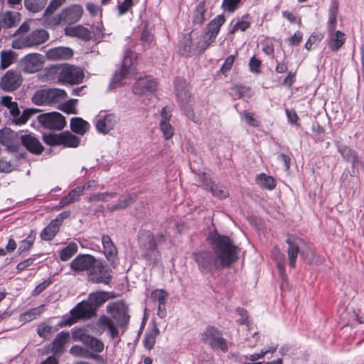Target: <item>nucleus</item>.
<instances>
[{
	"instance_id": "obj_59",
	"label": "nucleus",
	"mask_w": 364,
	"mask_h": 364,
	"mask_svg": "<svg viewBox=\"0 0 364 364\" xmlns=\"http://www.w3.org/2000/svg\"><path fill=\"white\" fill-rule=\"evenodd\" d=\"M276 350H277L276 346L269 347L268 348H265V349L262 350L259 353H254V354L250 355L249 359L251 361L257 360L258 359L263 358L267 353H274L276 351Z\"/></svg>"
},
{
	"instance_id": "obj_25",
	"label": "nucleus",
	"mask_w": 364,
	"mask_h": 364,
	"mask_svg": "<svg viewBox=\"0 0 364 364\" xmlns=\"http://www.w3.org/2000/svg\"><path fill=\"white\" fill-rule=\"evenodd\" d=\"M42 63V56L38 53L28 54L23 60V69L28 73H33L41 70Z\"/></svg>"
},
{
	"instance_id": "obj_32",
	"label": "nucleus",
	"mask_w": 364,
	"mask_h": 364,
	"mask_svg": "<svg viewBox=\"0 0 364 364\" xmlns=\"http://www.w3.org/2000/svg\"><path fill=\"white\" fill-rule=\"evenodd\" d=\"M69 332L61 331L55 336L52 343L51 351L54 355H59L64 351L65 345L69 341Z\"/></svg>"
},
{
	"instance_id": "obj_36",
	"label": "nucleus",
	"mask_w": 364,
	"mask_h": 364,
	"mask_svg": "<svg viewBox=\"0 0 364 364\" xmlns=\"http://www.w3.org/2000/svg\"><path fill=\"white\" fill-rule=\"evenodd\" d=\"M90 128V124L81 117H73L70 120V129L77 134L84 135Z\"/></svg>"
},
{
	"instance_id": "obj_50",
	"label": "nucleus",
	"mask_w": 364,
	"mask_h": 364,
	"mask_svg": "<svg viewBox=\"0 0 364 364\" xmlns=\"http://www.w3.org/2000/svg\"><path fill=\"white\" fill-rule=\"evenodd\" d=\"M168 294L164 289H155L151 292V298L158 304H166Z\"/></svg>"
},
{
	"instance_id": "obj_38",
	"label": "nucleus",
	"mask_w": 364,
	"mask_h": 364,
	"mask_svg": "<svg viewBox=\"0 0 364 364\" xmlns=\"http://www.w3.org/2000/svg\"><path fill=\"white\" fill-rule=\"evenodd\" d=\"M98 325L105 326L107 328L109 336L112 339L119 336V330L114 321L107 316H101L98 319Z\"/></svg>"
},
{
	"instance_id": "obj_60",
	"label": "nucleus",
	"mask_w": 364,
	"mask_h": 364,
	"mask_svg": "<svg viewBox=\"0 0 364 364\" xmlns=\"http://www.w3.org/2000/svg\"><path fill=\"white\" fill-rule=\"evenodd\" d=\"M52 283V280L50 279H48L43 282L40 283L36 287V288L33 290L32 294L33 296H37L43 292L49 285Z\"/></svg>"
},
{
	"instance_id": "obj_31",
	"label": "nucleus",
	"mask_w": 364,
	"mask_h": 364,
	"mask_svg": "<svg viewBox=\"0 0 364 364\" xmlns=\"http://www.w3.org/2000/svg\"><path fill=\"white\" fill-rule=\"evenodd\" d=\"M102 242L104 254L107 259L113 264L117 255V247L109 235H103L102 237Z\"/></svg>"
},
{
	"instance_id": "obj_49",
	"label": "nucleus",
	"mask_w": 364,
	"mask_h": 364,
	"mask_svg": "<svg viewBox=\"0 0 364 364\" xmlns=\"http://www.w3.org/2000/svg\"><path fill=\"white\" fill-rule=\"evenodd\" d=\"M215 41V38L209 36L205 33L202 36V40L198 41L197 43V48L198 50V54L203 53L209 46L213 43Z\"/></svg>"
},
{
	"instance_id": "obj_35",
	"label": "nucleus",
	"mask_w": 364,
	"mask_h": 364,
	"mask_svg": "<svg viewBox=\"0 0 364 364\" xmlns=\"http://www.w3.org/2000/svg\"><path fill=\"white\" fill-rule=\"evenodd\" d=\"M84 188H75L71 190L67 196L63 197L59 202V207L62 208L65 206L77 202L80 199V196L83 194Z\"/></svg>"
},
{
	"instance_id": "obj_21",
	"label": "nucleus",
	"mask_w": 364,
	"mask_h": 364,
	"mask_svg": "<svg viewBox=\"0 0 364 364\" xmlns=\"http://www.w3.org/2000/svg\"><path fill=\"white\" fill-rule=\"evenodd\" d=\"M178 53L183 56H191L198 53L197 45L193 43L191 33H186L183 36L178 43Z\"/></svg>"
},
{
	"instance_id": "obj_18",
	"label": "nucleus",
	"mask_w": 364,
	"mask_h": 364,
	"mask_svg": "<svg viewBox=\"0 0 364 364\" xmlns=\"http://www.w3.org/2000/svg\"><path fill=\"white\" fill-rule=\"evenodd\" d=\"M22 76L20 73L13 70H8L1 77L0 87L6 92H12L18 89L22 84Z\"/></svg>"
},
{
	"instance_id": "obj_20",
	"label": "nucleus",
	"mask_w": 364,
	"mask_h": 364,
	"mask_svg": "<svg viewBox=\"0 0 364 364\" xmlns=\"http://www.w3.org/2000/svg\"><path fill=\"white\" fill-rule=\"evenodd\" d=\"M199 183L203 188L208 190L212 193L214 196L220 199L226 198L229 196L227 188L220 184L214 183L210 178H209L205 173L199 176Z\"/></svg>"
},
{
	"instance_id": "obj_17",
	"label": "nucleus",
	"mask_w": 364,
	"mask_h": 364,
	"mask_svg": "<svg viewBox=\"0 0 364 364\" xmlns=\"http://www.w3.org/2000/svg\"><path fill=\"white\" fill-rule=\"evenodd\" d=\"M96 263L94 256L87 254H80L70 263V269L76 274L82 272H90Z\"/></svg>"
},
{
	"instance_id": "obj_23",
	"label": "nucleus",
	"mask_w": 364,
	"mask_h": 364,
	"mask_svg": "<svg viewBox=\"0 0 364 364\" xmlns=\"http://www.w3.org/2000/svg\"><path fill=\"white\" fill-rule=\"evenodd\" d=\"M161 121L159 122V128L163 133V136L166 140H168L173 137L174 134V128L170 124L169 121L171 118V114L165 107L161 111Z\"/></svg>"
},
{
	"instance_id": "obj_62",
	"label": "nucleus",
	"mask_w": 364,
	"mask_h": 364,
	"mask_svg": "<svg viewBox=\"0 0 364 364\" xmlns=\"http://www.w3.org/2000/svg\"><path fill=\"white\" fill-rule=\"evenodd\" d=\"M234 60H235V55H229L225 59L224 63L223 64V65L220 68L221 72L223 73H224L229 71L232 66Z\"/></svg>"
},
{
	"instance_id": "obj_51",
	"label": "nucleus",
	"mask_w": 364,
	"mask_h": 364,
	"mask_svg": "<svg viewBox=\"0 0 364 364\" xmlns=\"http://www.w3.org/2000/svg\"><path fill=\"white\" fill-rule=\"evenodd\" d=\"M77 100L71 99L64 102L60 107V109L67 114H77L76 109Z\"/></svg>"
},
{
	"instance_id": "obj_44",
	"label": "nucleus",
	"mask_w": 364,
	"mask_h": 364,
	"mask_svg": "<svg viewBox=\"0 0 364 364\" xmlns=\"http://www.w3.org/2000/svg\"><path fill=\"white\" fill-rule=\"evenodd\" d=\"M19 16L17 12L6 11L2 17L1 23L6 28L15 26L20 20Z\"/></svg>"
},
{
	"instance_id": "obj_28",
	"label": "nucleus",
	"mask_w": 364,
	"mask_h": 364,
	"mask_svg": "<svg viewBox=\"0 0 364 364\" xmlns=\"http://www.w3.org/2000/svg\"><path fill=\"white\" fill-rule=\"evenodd\" d=\"M73 51L68 47H56L48 50L46 57L50 60H64L70 58Z\"/></svg>"
},
{
	"instance_id": "obj_14",
	"label": "nucleus",
	"mask_w": 364,
	"mask_h": 364,
	"mask_svg": "<svg viewBox=\"0 0 364 364\" xmlns=\"http://www.w3.org/2000/svg\"><path fill=\"white\" fill-rule=\"evenodd\" d=\"M119 118L114 113L100 112L95 120L97 131L101 134H108L118 123Z\"/></svg>"
},
{
	"instance_id": "obj_58",
	"label": "nucleus",
	"mask_w": 364,
	"mask_h": 364,
	"mask_svg": "<svg viewBox=\"0 0 364 364\" xmlns=\"http://www.w3.org/2000/svg\"><path fill=\"white\" fill-rule=\"evenodd\" d=\"M36 331L40 337L45 338L47 335L52 333V327L45 323H42L38 326Z\"/></svg>"
},
{
	"instance_id": "obj_24",
	"label": "nucleus",
	"mask_w": 364,
	"mask_h": 364,
	"mask_svg": "<svg viewBox=\"0 0 364 364\" xmlns=\"http://www.w3.org/2000/svg\"><path fill=\"white\" fill-rule=\"evenodd\" d=\"M20 139L22 145L32 154H41L44 150L40 141L32 134H22Z\"/></svg>"
},
{
	"instance_id": "obj_15",
	"label": "nucleus",
	"mask_w": 364,
	"mask_h": 364,
	"mask_svg": "<svg viewBox=\"0 0 364 364\" xmlns=\"http://www.w3.org/2000/svg\"><path fill=\"white\" fill-rule=\"evenodd\" d=\"M88 279L92 283L108 284L112 276L103 262L96 259L95 264L93 265L88 274Z\"/></svg>"
},
{
	"instance_id": "obj_61",
	"label": "nucleus",
	"mask_w": 364,
	"mask_h": 364,
	"mask_svg": "<svg viewBox=\"0 0 364 364\" xmlns=\"http://www.w3.org/2000/svg\"><path fill=\"white\" fill-rule=\"evenodd\" d=\"M246 122L252 127H257L259 126V122L255 119L252 113L245 111L242 114Z\"/></svg>"
},
{
	"instance_id": "obj_63",
	"label": "nucleus",
	"mask_w": 364,
	"mask_h": 364,
	"mask_svg": "<svg viewBox=\"0 0 364 364\" xmlns=\"http://www.w3.org/2000/svg\"><path fill=\"white\" fill-rule=\"evenodd\" d=\"M141 41L144 47H149L152 41L151 34L147 30H143L141 33Z\"/></svg>"
},
{
	"instance_id": "obj_41",
	"label": "nucleus",
	"mask_w": 364,
	"mask_h": 364,
	"mask_svg": "<svg viewBox=\"0 0 364 364\" xmlns=\"http://www.w3.org/2000/svg\"><path fill=\"white\" fill-rule=\"evenodd\" d=\"M80 139L70 132H63L61 133L60 145H63L65 147H77L79 146Z\"/></svg>"
},
{
	"instance_id": "obj_10",
	"label": "nucleus",
	"mask_w": 364,
	"mask_h": 364,
	"mask_svg": "<svg viewBox=\"0 0 364 364\" xmlns=\"http://www.w3.org/2000/svg\"><path fill=\"white\" fill-rule=\"evenodd\" d=\"M83 9L80 5H72L64 9L58 15L52 19V24L58 26L60 24H72L80 19L82 16Z\"/></svg>"
},
{
	"instance_id": "obj_54",
	"label": "nucleus",
	"mask_w": 364,
	"mask_h": 364,
	"mask_svg": "<svg viewBox=\"0 0 364 364\" xmlns=\"http://www.w3.org/2000/svg\"><path fill=\"white\" fill-rule=\"evenodd\" d=\"M65 0H52L46 8L43 16L48 18L52 15L60 6L65 3Z\"/></svg>"
},
{
	"instance_id": "obj_9",
	"label": "nucleus",
	"mask_w": 364,
	"mask_h": 364,
	"mask_svg": "<svg viewBox=\"0 0 364 364\" xmlns=\"http://www.w3.org/2000/svg\"><path fill=\"white\" fill-rule=\"evenodd\" d=\"M202 341L212 348H218L223 352H227L228 350V343L226 340L223 338L221 332L213 326L206 328L203 333Z\"/></svg>"
},
{
	"instance_id": "obj_16",
	"label": "nucleus",
	"mask_w": 364,
	"mask_h": 364,
	"mask_svg": "<svg viewBox=\"0 0 364 364\" xmlns=\"http://www.w3.org/2000/svg\"><path fill=\"white\" fill-rule=\"evenodd\" d=\"M75 341H81L86 347L94 352L101 353L104 350V343L98 338L85 333L83 329H77L73 333Z\"/></svg>"
},
{
	"instance_id": "obj_37",
	"label": "nucleus",
	"mask_w": 364,
	"mask_h": 364,
	"mask_svg": "<svg viewBox=\"0 0 364 364\" xmlns=\"http://www.w3.org/2000/svg\"><path fill=\"white\" fill-rule=\"evenodd\" d=\"M159 333V329L156 323L154 324L153 328L151 330L147 331L145 333L143 338V343L146 349L151 350L154 348L156 343V337Z\"/></svg>"
},
{
	"instance_id": "obj_48",
	"label": "nucleus",
	"mask_w": 364,
	"mask_h": 364,
	"mask_svg": "<svg viewBox=\"0 0 364 364\" xmlns=\"http://www.w3.org/2000/svg\"><path fill=\"white\" fill-rule=\"evenodd\" d=\"M87 301L88 303H90V304H92V306H94L96 311L97 307L100 306L106 301V298L104 293L95 292L92 293L89 295Z\"/></svg>"
},
{
	"instance_id": "obj_5",
	"label": "nucleus",
	"mask_w": 364,
	"mask_h": 364,
	"mask_svg": "<svg viewBox=\"0 0 364 364\" xmlns=\"http://www.w3.org/2000/svg\"><path fill=\"white\" fill-rule=\"evenodd\" d=\"M67 97L64 90L59 88L38 90L32 97V102L36 105H53L62 102Z\"/></svg>"
},
{
	"instance_id": "obj_27",
	"label": "nucleus",
	"mask_w": 364,
	"mask_h": 364,
	"mask_svg": "<svg viewBox=\"0 0 364 364\" xmlns=\"http://www.w3.org/2000/svg\"><path fill=\"white\" fill-rule=\"evenodd\" d=\"M156 88V82L147 77L139 78L132 87L135 95H141L146 92H152Z\"/></svg>"
},
{
	"instance_id": "obj_39",
	"label": "nucleus",
	"mask_w": 364,
	"mask_h": 364,
	"mask_svg": "<svg viewBox=\"0 0 364 364\" xmlns=\"http://www.w3.org/2000/svg\"><path fill=\"white\" fill-rule=\"evenodd\" d=\"M44 308V305H41L22 313L20 315V321L26 323L37 318L43 312Z\"/></svg>"
},
{
	"instance_id": "obj_2",
	"label": "nucleus",
	"mask_w": 364,
	"mask_h": 364,
	"mask_svg": "<svg viewBox=\"0 0 364 364\" xmlns=\"http://www.w3.org/2000/svg\"><path fill=\"white\" fill-rule=\"evenodd\" d=\"M0 104L9 111L11 122L17 125L26 124L30 117L37 112L35 109L28 108L21 112L18 102L13 101L12 97L8 95L1 97Z\"/></svg>"
},
{
	"instance_id": "obj_12",
	"label": "nucleus",
	"mask_w": 364,
	"mask_h": 364,
	"mask_svg": "<svg viewBox=\"0 0 364 364\" xmlns=\"http://www.w3.org/2000/svg\"><path fill=\"white\" fill-rule=\"evenodd\" d=\"M37 119L43 127L50 130H61L66 125L65 117L56 112L40 114Z\"/></svg>"
},
{
	"instance_id": "obj_19",
	"label": "nucleus",
	"mask_w": 364,
	"mask_h": 364,
	"mask_svg": "<svg viewBox=\"0 0 364 364\" xmlns=\"http://www.w3.org/2000/svg\"><path fill=\"white\" fill-rule=\"evenodd\" d=\"M286 242L288 245L287 255L289 266L294 268L296 265L298 255H302V252L300 251V247L304 243V240L295 235H289Z\"/></svg>"
},
{
	"instance_id": "obj_8",
	"label": "nucleus",
	"mask_w": 364,
	"mask_h": 364,
	"mask_svg": "<svg viewBox=\"0 0 364 364\" xmlns=\"http://www.w3.org/2000/svg\"><path fill=\"white\" fill-rule=\"evenodd\" d=\"M107 311L116 321L117 326L123 329L122 333H124L130 318L127 305L123 301H119L108 305Z\"/></svg>"
},
{
	"instance_id": "obj_42",
	"label": "nucleus",
	"mask_w": 364,
	"mask_h": 364,
	"mask_svg": "<svg viewBox=\"0 0 364 364\" xmlns=\"http://www.w3.org/2000/svg\"><path fill=\"white\" fill-rule=\"evenodd\" d=\"M59 230L55 221H50V223L46 227L41 233V237L43 240H51Z\"/></svg>"
},
{
	"instance_id": "obj_7",
	"label": "nucleus",
	"mask_w": 364,
	"mask_h": 364,
	"mask_svg": "<svg viewBox=\"0 0 364 364\" xmlns=\"http://www.w3.org/2000/svg\"><path fill=\"white\" fill-rule=\"evenodd\" d=\"M202 274L213 273L222 268L213 252L210 251H198L192 254Z\"/></svg>"
},
{
	"instance_id": "obj_40",
	"label": "nucleus",
	"mask_w": 364,
	"mask_h": 364,
	"mask_svg": "<svg viewBox=\"0 0 364 364\" xmlns=\"http://www.w3.org/2000/svg\"><path fill=\"white\" fill-rule=\"evenodd\" d=\"M257 183L263 188L273 190L276 187V181L272 176L265 173H260L256 177Z\"/></svg>"
},
{
	"instance_id": "obj_43",
	"label": "nucleus",
	"mask_w": 364,
	"mask_h": 364,
	"mask_svg": "<svg viewBox=\"0 0 364 364\" xmlns=\"http://www.w3.org/2000/svg\"><path fill=\"white\" fill-rule=\"evenodd\" d=\"M77 245L75 242H70L60 251V259L63 262L68 261L77 253Z\"/></svg>"
},
{
	"instance_id": "obj_6",
	"label": "nucleus",
	"mask_w": 364,
	"mask_h": 364,
	"mask_svg": "<svg viewBox=\"0 0 364 364\" xmlns=\"http://www.w3.org/2000/svg\"><path fill=\"white\" fill-rule=\"evenodd\" d=\"M136 53L135 52L129 50L124 53L121 68L119 71L115 73L112 79V86L116 87L121 85V81L123 79L136 73Z\"/></svg>"
},
{
	"instance_id": "obj_53",
	"label": "nucleus",
	"mask_w": 364,
	"mask_h": 364,
	"mask_svg": "<svg viewBox=\"0 0 364 364\" xmlns=\"http://www.w3.org/2000/svg\"><path fill=\"white\" fill-rule=\"evenodd\" d=\"M43 141L50 146H59L60 145L61 134H44L43 136Z\"/></svg>"
},
{
	"instance_id": "obj_52",
	"label": "nucleus",
	"mask_w": 364,
	"mask_h": 364,
	"mask_svg": "<svg viewBox=\"0 0 364 364\" xmlns=\"http://www.w3.org/2000/svg\"><path fill=\"white\" fill-rule=\"evenodd\" d=\"M240 3L241 0H223L221 7L228 13H233L237 10Z\"/></svg>"
},
{
	"instance_id": "obj_4",
	"label": "nucleus",
	"mask_w": 364,
	"mask_h": 364,
	"mask_svg": "<svg viewBox=\"0 0 364 364\" xmlns=\"http://www.w3.org/2000/svg\"><path fill=\"white\" fill-rule=\"evenodd\" d=\"M49 34L44 29H36L32 32L15 38L11 46L15 49L36 47L48 40Z\"/></svg>"
},
{
	"instance_id": "obj_56",
	"label": "nucleus",
	"mask_w": 364,
	"mask_h": 364,
	"mask_svg": "<svg viewBox=\"0 0 364 364\" xmlns=\"http://www.w3.org/2000/svg\"><path fill=\"white\" fill-rule=\"evenodd\" d=\"M133 0H124L122 3L117 6V10L119 16H122L128 12L133 6Z\"/></svg>"
},
{
	"instance_id": "obj_47",
	"label": "nucleus",
	"mask_w": 364,
	"mask_h": 364,
	"mask_svg": "<svg viewBox=\"0 0 364 364\" xmlns=\"http://www.w3.org/2000/svg\"><path fill=\"white\" fill-rule=\"evenodd\" d=\"M35 240L36 232L34 230H31L26 239L21 242L18 249V252L21 254L28 250L33 246Z\"/></svg>"
},
{
	"instance_id": "obj_22",
	"label": "nucleus",
	"mask_w": 364,
	"mask_h": 364,
	"mask_svg": "<svg viewBox=\"0 0 364 364\" xmlns=\"http://www.w3.org/2000/svg\"><path fill=\"white\" fill-rule=\"evenodd\" d=\"M0 141L10 151H17L19 148L17 133L9 129L0 130Z\"/></svg>"
},
{
	"instance_id": "obj_13",
	"label": "nucleus",
	"mask_w": 364,
	"mask_h": 364,
	"mask_svg": "<svg viewBox=\"0 0 364 364\" xmlns=\"http://www.w3.org/2000/svg\"><path fill=\"white\" fill-rule=\"evenodd\" d=\"M70 314L72 317L68 318L65 324L72 325L78 319H89L96 316V311L90 303L83 301L70 311Z\"/></svg>"
},
{
	"instance_id": "obj_34",
	"label": "nucleus",
	"mask_w": 364,
	"mask_h": 364,
	"mask_svg": "<svg viewBox=\"0 0 364 364\" xmlns=\"http://www.w3.org/2000/svg\"><path fill=\"white\" fill-rule=\"evenodd\" d=\"M225 22V16L223 15H218L208 24L205 33L209 36L216 38L221 26Z\"/></svg>"
},
{
	"instance_id": "obj_64",
	"label": "nucleus",
	"mask_w": 364,
	"mask_h": 364,
	"mask_svg": "<svg viewBox=\"0 0 364 364\" xmlns=\"http://www.w3.org/2000/svg\"><path fill=\"white\" fill-rule=\"evenodd\" d=\"M303 34L298 31L288 39L289 43L291 46H298L302 41Z\"/></svg>"
},
{
	"instance_id": "obj_55",
	"label": "nucleus",
	"mask_w": 364,
	"mask_h": 364,
	"mask_svg": "<svg viewBox=\"0 0 364 364\" xmlns=\"http://www.w3.org/2000/svg\"><path fill=\"white\" fill-rule=\"evenodd\" d=\"M117 193H100L97 194H94L88 198V200L90 202L92 200H102V201H107L109 198H112L116 197Z\"/></svg>"
},
{
	"instance_id": "obj_46",
	"label": "nucleus",
	"mask_w": 364,
	"mask_h": 364,
	"mask_svg": "<svg viewBox=\"0 0 364 364\" xmlns=\"http://www.w3.org/2000/svg\"><path fill=\"white\" fill-rule=\"evenodd\" d=\"M47 0H24L26 8L33 13L41 11L46 5Z\"/></svg>"
},
{
	"instance_id": "obj_57",
	"label": "nucleus",
	"mask_w": 364,
	"mask_h": 364,
	"mask_svg": "<svg viewBox=\"0 0 364 364\" xmlns=\"http://www.w3.org/2000/svg\"><path fill=\"white\" fill-rule=\"evenodd\" d=\"M250 26V22L242 19L241 21H237L233 26L232 30L230 31V33L233 34L238 30H240L242 31H245Z\"/></svg>"
},
{
	"instance_id": "obj_30",
	"label": "nucleus",
	"mask_w": 364,
	"mask_h": 364,
	"mask_svg": "<svg viewBox=\"0 0 364 364\" xmlns=\"http://www.w3.org/2000/svg\"><path fill=\"white\" fill-rule=\"evenodd\" d=\"M65 34L68 36L76 37L86 41L92 38L90 31L81 25L66 27L65 28Z\"/></svg>"
},
{
	"instance_id": "obj_1",
	"label": "nucleus",
	"mask_w": 364,
	"mask_h": 364,
	"mask_svg": "<svg viewBox=\"0 0 364 364\" xmlns=\"http://www.w3.org/2000/svg\"><path fill=\"white\" fill-rule=\"evenodd\" d=\"M213 253L222 268L230 267L238 259L240 248L228 236L213 233L209 236Z\"/></svg>"
},
{
	"instance_id": "obj_26",
	"label": "nucleus",
	"mask_w": 364,
	"mask_h": 364,
	"mask_svg": "<svg viewBox=\"0 0 364 364\" xmlns=\"http://www.w3.org/2000/svg\"><path fill=\"white\" fill-rule=\"evenodd\" d=\"M175 92L181 106L188 104L191 97L188 84L183 78L176 77L174 80Z\"/></svg>"
},
{
	"instance_id": "obj_29",
	"label": "nucleus",
	"mask_w": 364,
	"mask_h": 364,
	"mask_svg": "<svg viewBox=\"0 0 364 364\" xmlns=\"http://www.w3.org/2000/svg\"><path fill=\"white\" fill-rule=\"evenodd\" d=\"M346 42V34L341 31L328 32V47L333 52H338Z\"/></svg>"
},
{
	"instance_id": "obj_11",
	"label": "nucleus",
	"mask_w": 364,
	"mask_h": 364,
	"mask_svg": "<svg viewBox=\"0 0 364 364\" xmlns=\"http://www.w3.org/2000/svg\"><path fill=\"white\" fill-rule=\"evenodd\" d=\"M84 73L82 70L77 66L65 65L58 74V82L70 85H77L82 82Z\"/></svg>"
},
{
	"instance_id": "obj_3",
	"label": "nucleus",
	"mask_w": 364,
	"mask_h": 364,
	"mask_svg": "<svg viewBox=\"0 0 364 364\" xmlns=\"http://www.w3.org/2000/svg\"><path fill=\"white\" fill-rule=\"evenodd\" d=\"M139 245L142 252V257L151 263H156L160 257V253L156 245L154 235L148 230L141 231L139 234Z\"/></svg>"
},
{
	"instance_id": "obj_33",
	"label": "nucleus",
	"mask_w": 364,
	"mask_h": 364,
	"mask_svg": "<svg viewBox=\"0 0 364 364\" xmlns=\"http://www.w3.org/2000/svg\"><path fill=\"white\" fill-rule=\"evenodd\" d=\"M136 200V195L135 193L128 194L122 196L119 198V201L117 204L113 205H108L107 206V210L112 213L118 210H123L128 206L133 204Z\"/></svg>"
},
{
	"instance_id": "obj_45",
	"label": "nucleus",
	"mask_w": 364,
	"mask_h": 364,
	"mask_svg": "<svg viewBox=\"0 0 364 364\" xmlns=\"http://www.w3.org/2000/svg\"><path fill=\"white\" fill-rule=\"evenodd\" d=\"M17 55L15 52L9 50H2L1 52V67L5 69L10 66L16 60Z\"/></svg>"
}]
</instances>
